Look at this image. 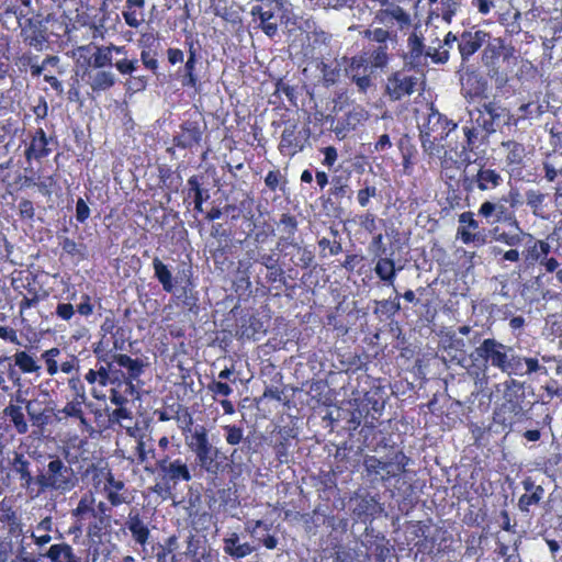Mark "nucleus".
Segmentation results:
<instances>
[{"label": "nucleus", "instance_id": "1", "mask_svg": "<svg viewBox=\"0 0 562 562\" xmlns=\"http://www.w3.org/2000/svg\"><path fill=\"white\" fill-rule=\"evenodd\" d=\"M35 482L42 491L54 490L67 493L76 486L77 477L69 465L55 458L36 476Z\"/></svg>", "mask_w": 562, "mask_h": 562}, {"label": "nucleus", "instance_id": "2", "mask_svg": "<svg viewBox=\"0 0 562 562\" xmlns=\"http://www.w3.org/2000/svg\"><path fill=\"white\" fill-rule=\"evenodd\" d=\"M513 351L512 347L505 346L494 338H487L475 348L471 353V358L476 362L481 361L484 364L490 363L504 372L507 363H509Z\"/></svg>", "mask_w": 562, "mask_h": 562}, {"label": "nucleus", "instance_id": "3", "mask_svg": "<svg viewBox=\"0 0 562 562\" xmlns=\"http://www.w3.org/2000/svg\"><path fill=\"white\" fill-rule=\"evenodd\" d=\"M471 121L486 133H494L509 121L508 111L496 102H484L480 108L469 112Z\"/></svg>", "mask_w": 562, "mask_h": 562}, {"label": "nucleus", "instance_id": "4", "mask_svg": "<svg viewBox=\"0 0 562 562\" xmlns=\"http://www.w3.org/2000/svg\"><path fill=\"white\" fill-rule=\"evenodd\" d=\"M156 467L160 480L171 482L172 486H177L179 482L192 480L190 468L181 458L164 457L157 461Z\"/></svg>", "mask_w": 562, "mask_h": 562}, {"label": "nucleus", "instance_id": "5", "mask_svg": "<svg viewBox=\"0 0 562 562\" xmlns=\"http://www.w3.org/2000/svg\"><path fill=\"white\" fill-rule=\"evenodd\" d=\"M412 22L409 13L401 5L391 9H376L373 12V25H381L387 30H404Z\"/></svg>", "mask_w": 562, "mask_h": 562}, {"label": "nucleus", "instance_id": "6", "mask_svg": "<svg viewBox=\"0 0 562 562\" xmlns=\"http://www.w3.org/2000/svg\"><path fill=\"white\" fill-rule=\"evenodd\" d=\"M418 79L403 71L392 74L386 81L385 92L392 101H398L415 92Z\"/></svg>", "mask_w": 562, "mask_h": 562}, {"label": "nucleus", "instance_id": "7", "mask_svg": "<svg viewBox=\"0 0 562 562\" xmlns=\"http://www.w3.org/2000/svg\"><path fill=\"white\" fill-rule=\"evenodd\" d=\"M306 136L302 135L295 121H288L281 134L279 150L284 156L293 157L304 148Z\"/></svg>", "mask_w": 562, "mask_h": 562}, {"label": "nucleus", "instance_id": "8", "mask_svg": "<svg viewBox=\"0 0 562 562\" xmlns=\"http://www.w3.org/2000/svg\"><path fill=\"white\" fill-rule=\"evenodd\" d=\"M460 226L457 231V236L463 244H475L477 246L486 243L485 235L479 231V222L474 218L472 212H463L459 215Z\"/></svg>", "mask_w": 562, "mask_h": 562}, {"label": "nucleus", "instance_id": "9", "mask_svg": "<svg viewBox=\"0 0 562 562\" xmlns=\"http://www.w3.org/2000/svg\"><path fill=\"white\" fill-rule=\"evenodd\" d=\"M108 367L101 366L99 368L100 383L105 384L110 380V372L116 370V368H125L131 378H136L142 371V362L137 359H132L126 355H113L111 361L108 362Z\"/></svg>", "mask_w": 562, "mask_h": 562}, {"label": "nucleus", "instance_id": "10", "mask_svg": "<svg viewBox=\"0 0 562 562\" xmlns=\"http://www.w3.org/2000/svg\"><path fill=\"white\" fill-rule=\"evenodd\" d=\"M488 40L490 34L485 31H464L458 43L462 61H468Z\"/></svg>", "mask_w": 562, "mask_h": 562}, {"label": "nucleus", "instance_id": "11", "mask_svg": "<svg viewBox=\"0 0 562 562\" xmlns=\"http://www.w3.org/2000/svg\"><path fill=\"white\" fill-rule=\"evenodd\" d=\"M157 414L158 419L161 422L176 420L182 434H186L187 430H191V426L193 425V418L189 409L180 403L166 405L164 409L158 411Z\"/></svg>", "mask_w": 562, "mask_h": 562}, {"label": "nucleus", "instance_id": "12", "mask_svg": "<svg viewBox=\"0 0 562 562\" xmlns=\"http://www.w3.org/2000/svg\"><path fill=\"white\" fill-rule=\"evenodd\" d=\"M85 80L93 92L110 90L116 83V75L110 68H90L85 72Z\"/></svg>", "mask_w": 562, "mask_h": 562}, {"label": "nucleus", "instance_id": "13", "mask_svg": "<svg viewBox=\"0 0 562 562\" xmlns=\"http://www.w3.org/2000/svg\"><path fill=\"white\" fill-rule=\"evenodd\" d=\"M31 0H21L20 3L9 4L4 8L0 15L2 24L8 30H16L24 27V22L31 24V19L26 18L25 8L29 7Z\"/></svg>", "mask_w": 562, "mask_h": 562}, {"label": "nucleus", "instance_id": "14", "mask_svg": "<svg viewBox=\"0 0 562 562\" xmlns=\"http://www.w3.org/2000/svg\"><path fill=\"white\" fill-rule=\"evenodd\" d=\"M458 124L452 120H449L446 115L441 114L434 105L428 108L426 119L423 124L419 125V130H424L431 134H436L439 131H446V136H449L452 131L457 128Z\"/></svg>", "mask_w": 562, "mask_h": 562}, {"label": "nucleus", "instance_id": "15", "mask_svg": "<svg viewBox=\"0 0 562 562\" xmlns=\"http://www.w3.org/2000/svg\"><path fill=\"white\" fill-rule=\"evenodd\" d=\"M505 373L508 375H525L531 373H547V369L543 366L539 364L538 359L536 358H522L520 356L512 353L509 358V363H507Z\"/></svg>", "mask_w": 562, "mask_h": 562}, {"label": "nucleus", "instance_id": "16", "mask_svg": "<svg viewBox=\"0 0 562 562\" xmlns=\"http://www.w3.org/2000/svg\"><path fill=\"white\" fill-rule=\"evenodd\" d=\"M407 53L405 59L412 67H419L426 65V46L424 44V36L418 32L416 25L414 32L407 38Z\"/></svg>", "mask_w": 562, "mask_h": 562}, {"label": "nucleus", "instance_id": "17", "mask_svg": "<svg viewBox=\"0 0 562 562\" xmlns=\"http://www.w3.org/2000/svg\"><path fill=\"white\" fill-rule=\"evenodd\" d=\"M443 353L441 356L445 362H456L462 364L465 360L467 342L458 337L456 333L449 334L443 342Z\"/></svg>", "mask_w": 562, "mask_h": 562}, {"label": "nucleus", "instance_id": "18", "mask_svg": "<svg viewBox=\"0 0 562 562\" xmlns=\"http://www.w3.org/2000/svg\"><path fill=\"white\" fill-rule=\"evenodd\" d=\"M125 526L131 532L135 543L142 547H145L148 543L150 531L147 524L139 516L138 512H130L127 519L125 521Z\"/></svg>", "mask_w": 562, "mask_h": 562}, {"label": "nucleus", "instance_id": "19", "mask_svg": "<svg viewBox=\"0 0 562 562\" xmlns=\"http://www.w3.org/2000/svg\"><path fill=\"white\" fill-rule=\"evenodd\" d=\"M4 519L9 522V532L5 533L0 530V562H9L13 553L12 536L19 528L16 517L13 512L5 515Z\"/></svg>", "mask_w": 562, "mask_h": 562}, {"label": "nucleus", "instance_id": "20", "mask_svg": "<svg viewBox=\"0 0 562 562\" xmlns=\"http://www.w3.org/2000/svg\"><path fill=\"white\" fill-rule=\"evenodd\" d=\"M124 488L125 484L123 481L116 480L111 472L106 474L103 490L111 506L116 507L128 503L127 495L122 492Z\"/></svg>", "mask_w": 562, "mask_h": 562}, {"label": "nucleus", "instance_id": "21", "mask_svg": "<svg viewBox=\"0 0 562 562\" xmlns=\"http://www.w3.org/2000/svg\"><path fill=\"white\" fill-rule=\"evenodd\" d=\"M503 177L495 169L481 167L475 176L470 180V184H475L481 191H488L499 187Z\"/></svg>", "mask_w": 562, "mask_h": 562}, {"label": "nucleus", "instance_id": "22", "mask_svg": "<svg viewBox=\"0 0 562 562\" xmlns=\"http://www.w3.org/2000/svg\"><path fill=\"white\" fill-rule=\"evenodd\" d=\"M42 555L50 562H83L67 542L52 544Z\"/></svg>", "mask_w": 562, "mask_h": 562}, {"label": "nucleus", "instance_id": "23", "mask_svg": "<svg viewBox=\"0 0 562 562\" xmlns=\"http://www.w3.org/2000/svg\"><path fill=\"white\" fill-rule=\"evenodd\" d=\"M403 267H396L395 261L391 257L380 256L376 257L374 272L378 278L385 282L387 285L394 286V281L397 271H401Z\"/></svg>", "mask_w": 562, "mask_h": 562}, {"label": "nucleus", "instance_id": "24", "mask_svg": "<svg viewBox=\"0 0 562 562\" xmlns=\"http://www.w3.org/2000/svg\"><path fill=\"white\" fill-rule=\"evenodd\" d=\"M111 521L112 517L94 515V518L88 521L86 530L87 537L90 540V542L94 544L101 543L103 536L111 528Z\"/></svg>", "mask_w": 562, "mask_h": 562}, {"label": "nucleus", "instance_id": "25", "mask_svg": "<svg viewBox=\"0 0 562 562\" xmlns=\"http://www.w3.org/2000/svg\"><path fill=\"white\" fill-rule=\"evenodd\" d=\"M224 552L233 559H243L254 552V547L248 542H240L239 536L236 532L231 533L224 538Z\"/></svg>", "mask_w": 562, "mask_h": 562}, {"label": "nucleus", "instance_id": "26", "mask_svg": "<svg viewBox=\"0 0 562 562\" xmlns=\"http://www.w3.org/2000/svg\"><path fill=\"white\" fill-rule=\"evenodd\" d=\"M385 461L387 481L391 479L400 477L401 474L407 471V467L412 462L411 458L407 457L403 451H396L392 456H387Z\"/></svg>", "mask_w": 562, "mask_h": 562}, {"label": "nucleus", "instance_id": "27", "mask_svg": "<svg viewBox=\"0 0 562 562\" xmlns=\"http://www.w3.org/2000/svg\"><path fill=\"white\" fill-rule=\"evenodd\" d=\"M144 5L145 0H126L122 15L128 26L137 29L145 21Z\"/></svg>", "mask_w": 562, "mask_h": 562}, {"label": "nucleus", "instance_id": "28", "mask_svg": "<svg viewBox=\"0 0 562 562\" xmlns=\"http://www.w3.org/2000/svg\"><path fill=\"white\" fill-rule=\"evenodd\" d=\"M502 148L506 150V165L512 169H518L524 165L526 157L525 146L515 140H506L501 144Z\"/></svg>", "mask_w": 562, "mask_h": 562}, {"label": "nucleus", "instance_id": "29", "mask_svg": "<svg viewBox=\"0 0 562 562\" xmlns=\"http://www.w3.org/2000/svg\"><path fill=\"white\" fill-rule=\"evenodd\" d=\"M361 34L364 38L376 45H389V42L395 43L397 37L396 30H387L381 25H373V22L370 27L366 29Z\"/></svg>", "mask_w": 562, "mask_h": 562}, {"label": "nucleus", "instance_id": "30", "mask_svg": "<svg viewBox=\"0 0 562 562\" xmlns=\"http://www.w3.org/2000/svg\"><path fill=\"white\" fill-rule=\"evenodd\" d=\"M202 133L199 126L193 122H186L181 126V132L175 137L176 145L182 148H190L200 143Z\"/></svg>", "mask_w": 562, "mask_h": 562}, {"label": "nucleus", "instance_id": "31", "mask_svg": "<svg viewBox=\"0 0 562 562\" xmlns=\"http://www.w3.org/2000/svg\"><path fill=\"white\" fill-rule=\"evenodd\" d=\"M363 467L367 475L374 482H387L386 477V461L375 456H366L363 459Z\"/></svg>", "mask_w": 562, "mask_h": 562}, {"label": "nucleus", "instance_id": "32", "mask_svg": "<svg viewBox=\"0 0 562 562\" xmlns=\"http://www.w3.org/2000/svg\"><path fill=\"white\" fill-rule=\"evenodd\" d=\"M183 436L187 446L193 453L211 443L207 437V431L202 425H195L194 427L192 425L191 430H187Z\"/></svg>", "mask_w": 562, "mask_h": 562}, {"label": "nucleus", "instance_id": "33", "mask_svg": "<svg viewBox=\"0 0 562 562\" xmlns=\"http://www.w3.org/2000/svg\"><path fill=\"white\" fill-rule=\"evenodd\" d=\"M50 149L48 148V138L45 132L40 128L33 137L30 147L26 150L27 159L35 158L42 159L49 155Z\"/></svg>", "mask_w": 562, "mask_h": 562}, {"label": "nucleus", "instance_id": "34", "mask_svg": "<svg viewBox=\"0 0 562 562\" xmlns=\"http://www.w3.org/2000/svg\"><path fill=\"white\" fill-rule=\"evenodd\" d=\"M378 507L379 502L374 496H364L357 501L352 513L358 519L366 521L378 512Z\"/></svg>", "mask_w": 562, "mask_h": 562}, {"label": "nucleus", "instance_id": "35", "mask_svg": "<svg viewBox=\"0 0 562 562\" xmlns=\"http://www.w3.org/2000/svg\"><path fill=\"white\" fill-rule=\"evenodd\" d=\"M195 65H196V50L193 47V44H190L189 57L183 67V75L181 83L183 87L196 88L198 86V76L195 75Z\"/></svg>", "mask_w": 562, "mask_h": 562}, {"label": "nucleus", "instance_id": "36", "mask_svg": "<svg viewBox=\"0 0 562 562\" xmlns=\"http://www.w3.org/2000/svg\"><path fill=\"white\" fill-rule=\"evenodd\" d=\"M93 503H95L93 494L85 493L79 499L76 508L71 510V516L79 522V526L74 527L75 530L81 531V525L88 520V512Z\"/></svg>", "mask_w": 562, "mask_h": 562}, {"label": "nucleus", "instance_id": "37", "mask_svg": "<svg viewBox=\"0 0 562 562\" xmlns=\"http://www.w3.org/2000/svg\"><path fill=\"white\" fill-rule=\"evenodd\" d=\"M12 470L19 474L23 487H29L33 483L34 477L30 472V462L22 453H15Z\"/></svg>", "mask_w": 562, "mask_h": 562}, {"label": "nucleus", "instance_id": "38", "mask_svg": "<svg viewBox=\"0 0 562 562\" xmlns=\"http://www.w3.org/2000/svg\"><path fill=\"white\" fill-rule=\"evenodd\" d=\"M90 67L92 68H112L113 55L109 45H100L94 47V52L90 57Z\"/></svg>", "mask_w": 562, "mask_h": 562}, {"label": "nucleus", "instance_id": "39", "mask_svg": "<svg viewBox=\"0 0 562 562\" xmlns=\"http://www.w3.org/2000/svg\"><path fill=\"white\" fill-rule=\"evenodd\" d=\"M389 45H373L369 48L368 64L372 69H383L389 63Z\"/></svg>", "mask_w": 562, "mask_h": 562}, {"label": "nucleus", "instance_id": "40", "mask_svg": "<svg viewBox=\"0 0 562 562\" xmlns=\"http://www.w3.org/2000/svg\"><path fill=\"white\" fill-rule=\"evenodd\" d=\"M419 138L423 150L430 156H439L446 147V144L438 142V136L424 130H419Z\"/></svg>", "mask_w": 562, "mask_h": 562}, {"label": "nucleus", "instance_id": "41", "mask_svg": "<svg viewBox=\"0 0 562 562\" xmlns=\"http://www.w3.org/2000/svg\"><path fill=\"white\" fill-rule=\"evenodd\" d=\"M153 268L155 271V277L158 279V281L161 283L162 289L166 292H172L173 290V283H172V276L168 267L158 258L155 257L153 260Z\"/></svg>", "mask_w": 562, "mask_h": 562}, {"label": "nucleus", "instance_id": "42", "mask_svg": "<svg viewBox=\"0 0 562 562\" xmlns=\"http://www.w3.org/2000/svg\"><path fill=\"white\" fill-rule=\"evenodd\" d=\"M449 49L443 48L441 41L438 37L426 48V59L430 58L434 64H446L449 60Z\"/></svg>", "mask_w": 562, "mask_h": 562}, {"label": "nucleus", "instance_id": "43", "mask_svg": "<svg viewBox=\"0 0 562 562\" xmlns=\"http://www.w3.org/2000/svg\"><path fill=\"white\" fill-rule=\"evenodd\" d=\"M486 46L482 54V61L485 65L493 64L502 54V50L504 49V42L502 38H493L488 40L486 43Z\"/></svg>", "mask_w": 562, "mask_h": 562}, {"label": "nucleus", "instance_id": "44", "mask_svg": "<svg viewBox=\"0 0 562 562\" xmlns=\"http://www.w3.org/2000/svg\"><path fill=\"white\" fill-rule=\"evenodd\" d=\"M341 119L346 122L348 128L355 131L369 119V112L364 108L357 105L349 110Z\"/></svg>", "mask_w": 562, "mask_h": 562}, {"label": "nucleus", "instance_id": "45", "mask_svg": "<svg viewBox=\"0 0 562 562\" xmlns=\"http://www.w3.org/2000/svg\"><path fill=\"white\" fill-rule=\"evenodd\" d=\"M505 204L506 202L504 201V198H502L497 202H494L496 218L492 220L491 223L504 222L509 223L510 225L518 228V222L515 217L514 212L508 210V207Z\"/></svg>", "mask_w": 562, "mask_h": 562}, {"label": "nucleus", "instance_id": "46", "mask_svg": "<svg viewBox=\"0 0 562 562\" xmlns=\"http://www.w3.org/2000/svg\"><path fill=\"white\" fill-rule=\"evenodd\" d=\"M526 203L531 209L532 214L536 216H541L543 204L546 201V194L539 192L538 190H527L526 193Z\"/></svg>", "mask_w": 562, "mask_h": 562}, {"label": "nucleus", "instance_id": "47", "mask_svg": "<svg viewBox=\"0 0 562 562\" xmlns=\"http://www.w3.org/2000/svg\"><path fill=\"white\" fill-rule=\"evenodd\" d=\"M544 496V490L535 493H525L518 499V508L520 512L529 514L530 507L538 505Z\"/></svg>", "mask_w": 562, "mask_h": 562}, {"label": "nucleus", "instance_id": "48", "mask_svg": "<svg viewBox=\"0 0 562 562\" xmlns=\"http://www.w3.org/2000/svg\"><path fill=\"white\" fill-rule=\"evenodd\" d=\"M14 362L25 373L36 372L41 368L35 359L25 351H18L14 355Z\"/></svg>", "mask_w": 562, "mask_h": 562}, {"label": "nucleus", "instance_id": "49", "mask_svg": "<svg viewBox=\"0 0 562 562\" xmlns=\"http://www.w3.org/2000/svg\"><path fill=\"white\" fill-rule=\"evenodd\" d=\"M7 414L19 434H25L27 431V424L24 419V414L20 406L8 407Z\"/></svg>", "mask_w": 562, "mask_h": 562}, {"label": "nucleus", "instance_id": "50", "mask_svg": "<svg viewBox=\"0 0 562 562\" xmlns=\"http://www.w3.org/2000/svg\"><path fill=\"white\" fill-rule=\"evenodd\" d=\"M400 310L401 304L397 295L394 300L378 301L374 313L385 315L386 317H391L395 315Z\"/></svg>", "mask_w": 562, "mask_h": 562}, {"label": "nucleus", "instance_id": "51", "mask_svg": "<svg viewBox=\"0 0 562 562\" xmlns=\"http://www.w3.org/2000/svg\"><path fill=\"white\" fill-rule=\"evenodd\" d=\"M24 41L27 44L36 49H42L43 44L46 42V37L40 30H33L32 23L30 24V29L23 27Z\"/></svg>", "mask_w": 562, "mask_h": 562}, {"label": "nucleus", "instance_id": "52", "mask_svg": "<svg viewBox=\"0 0 562 562\" xmlns=\"http://www.w3.org/2000/svg\"><path fill=\"white\" fill-rule=\"evenodd\" d=\"M368 549L371 551L376 562H386L391 554L390 547L383 541H374Z\"/></svg>", "mask_w": 562, "mask_h": 562}, {"label": "nucleus", "instance_id": "53", "mask_svg": "<svg viewBox=\"0 0 562 562\" xmlns=\"http://www.w3.org/2000/svg\"><path fill=\"white\" fill-rule=\"evenodd\" d=\"M379 391H381V389H370L364 393L363 402H367L364 406L368 407L371 405V409L374 412H380L384 406V402L382 396L379 395Z\"/></svg>", "mask_w": 562, "mask_h": 562}, {"label": "nucleus", "instance_id": "54", "mask_svg": "<svg viewBox=\"0 0 562 562\" xmlns=\"http://www.w3.org/2000/svg\"><path fill=\"white\" fill-rule=\"evenodd\" d=\"M442 5V20L450 24L453 16L457 14L460 9L459 0H441Z\"/></svg>", "mask_w": 562, "mask_h": 562}, {"label": "nucleus", "instance_id": "55", "mask_svg": "<svg viewBox=\"0 0 562 562\" xmlns=\"http://www.w3.org/2000/svg\"><path fill=\"white\" fill-rule=\"evenodd\" d=\"M26 411L35 425H43L46 422L47 417L44 415V409L40 403L27 402Z\"/></svg>", "mask_w": 562, "mask_h": 562}, {"label": "nucleus", "instance_id": "56", "mask_svg": "<svg viewBox=\"0 0 562 562\" xmlns=\"http://www.w3.org/2000/svg\"><path fill=\"white\" fill-rule=\"evenodd\" d=\"M357 223L361 228L367 231L368 233L372 234L376 231V221L375 216L370 213H363L357 216Z\"/></svg>", "mask_w": 562, "mask_h": 562}, {"label": "nucleus", "instance_id": "57", "mask_svg": "<svg viewBox=\"0 0 562 562\" xmlns=\"http://www.w3.org/2000/svg\"><path fill=\"white\" fill-rule=\"evenodd\" d=\"M279 227L283 234L295 235L297 229V221L290 214H282Z\"/></svg>", "mask_w": 562, "mask_h": 562}, {"label": "nucleus", "instance_id": "58", "mask_svg": "<svg viewBox=\"0 0 562 562\" xmlns=\"http://www.w3.org/2000/svg\"><path fill=\"white\" fill-rule=\"evenodd\" d=\"M224 430L227 443L235 446L240 443V441L243 440L244 434L240 427H237L235 425H228L224 427Z\"/></svg>", "mask_w": 562, "mask_h": 562}, {"label": "nucleus", "instance_id": "59", "mask_svg": "<svg viewBox=\"0 0 562 562\" xmlns=\"http://www.w3.org/2000/svg\"><path fill=\"white\" fill-rule=\"evenodd\" d=\"M217 456H211L207 459L196 462V464L207 474L216 476L220 472V463L216 461Z\"/></svg>", "mask_w": 562, "mask_h": 562}, {"label": "nucleus", "instance_id": "60", "mask_svg": "<svg viewBox=\"0 0 562 562\" xmlns=\"http://www.w3.org/2000/svg\"><path fill=\"white\" fill-rule=\"evenodd\" d=\"M518 110L522 117H538L544 113L543 105L533 104L531 102L521 104Z\"/></svg>", "mask_w": 562, "mask_h": 562}, {"label": "nucleus", "instance_id": "61", "mask_svg": "<svg viewBox=\"0 0 562 562\" xmlns=\"http://www.w3.org/2000/svg\"><path fill=\"white\" fill-rule=\"evenodd\" d=\"M324 522H326L334 531L340 532H346L349 525L347 518L337 516H327L325 517Z\"/></svg>", "mask_w": 562, "mask_h": 562}, {"label": "nucleus", "instance_id": "62", "mask_svg": "<svg viewBox=\"0 0 562 562\" xmlns=\"http://www.w3.org/2000/svg\"><path fill=\"white\" fill-rule=\"evenodd\" d=\"M368 59L363 57H353L350 61L349 68L347 69L349 77L353 76V74H363L368 70Z\"/></svg>", "mask_w": 562, "mask_h": 562}, {"label": "nucleus", "instance_id": "63", "mask_svg": "<svg viewBox=\"0 0 562 562\" xmlns=\"http://www.w3.org/2000/svg\"><path fill=\"white\" fill-rule=\"evenodd\" d=\"M351 81L356 83L360 92L366 93L368 89L371 87V78L367 72L363 74H353L350 77Z\"/></svg>", "mask_w": 562, "mask_h": 562}, {"label": "nucleus", "instance_id": "64", "mask_svg": "<svg viewBox=\"0 0 562 562\" xmlns=\"http://www.w3.org/2000/svg\"><path fill=\"white\" fill-rule=\"evenodd\" d=\"M378 194V190L375 187H366L360 189L357 194L358 203L366 207L369 204L371 198H375Z\"/></svg>", "mask_w": 562, "mask_h": 562}]
</instances>
